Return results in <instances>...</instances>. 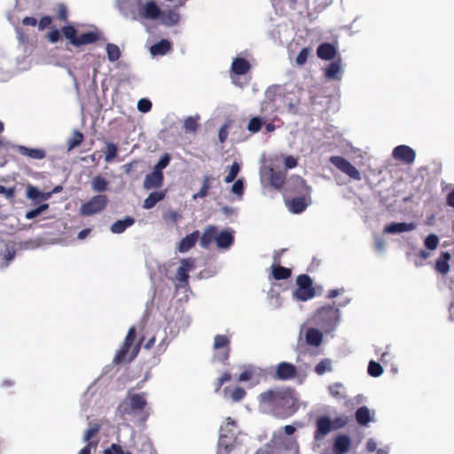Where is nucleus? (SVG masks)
I'll return each mask as SVG.
<instances>
[{
    "mask_svg": "<svg viewBox=\"0 0 454 454\" xmlns=\"http://www.w3.org/2000/svg\"><path fill=\"white\" fill-rule=\"evenodd\" d=\"M26 195L33 200H47L51 197V193L43 192L33 185L27 186Z\"/></svg>",
    "mask_w": 454,
    "mask_h": 454,
    "instance_id": "36",
    "label": "nucleus"
},
{
    "mask_svg": "<svg viewBox=\"0 0 454 454\" xmlns=\"http://www.w3.org/2000/svg\"><path fill=\"white\" fill-rule=\"evenodd\" d=\"M283 102L284 106L286 107L287 111L290 113H294L296 110V104L292 102V100H288L286 98V97L283 95V98L281 100Z\"/></svg>",
    "mask_w": 454,
    "mask_h": 454,
    "instance_id": "64",
    "label": "nucleus"
},
{
    "mask_svg": "<svg viewBox=\"0 0 454 454\" xmlns=\"http://www.w3.org/2000/svg\"><path fill=\"white\" fill-rule=\"evenodd\" d=\"M107 198L106 195H96L88 202L81 206L80 213L82 215L90 216L100 213L107 205Z\"/></svg>",
    "mask_w": 454,
    "mask_h": 454,
    "instance_id": "9",
    "label": "nucleus"
},
{
    "mask_svg": "<svg viewBox=\"0 0 454 454\" xmlns=\"http://www.w3.org/2000/svg\"><path fill=\"white\" fill-rule=\"evenodd\" d=\"M104 454H131V452H125L120 445L113 443L108 449L105 450Z\"/></svg>",
    "mask_w": 454,
    "mask_h": 454,
    "instance_id": "59",
    "label": "nucleus"
},
{
    "mask_svg": "<svg viewBox=\"0 0 454 454\" xmlns=\"http://www.w3.org/2000/svg\"><path fill=\"white\" fill-rule=\"evenodd\" d=\"M250 69V64L243 58H237L232 61L231 72L236 75L245 74Z\"/></svg>",
    "mask_w": 454,
    "mask_h": 454,
    "instance_id": "28",
    "label": "nucleus"
},
{
    "mask_svg": "<svg viewBox=\"0 0 454 454\" xmlns=\"http://www.w3.org/2000/svg\"><path fill=\"white\" fill-rule=\"evenodd\" d=\"M236 422L227 418L221 426L217 454H229L236 442Z\"/></svg>",
    "mask_w": 454,
    "mask_h": 454,
    "instance_id": "6",
    "label": "nucleus"
},
{
    "mask_svg": "<svg viewBox=\"0 0 454 454\" xmlns=\"http://www.w3.org/2000/svg\"><path fill=\"white\" fill-rule=\"evenodd\" d=\"M342 67L340 60L332 62L325 70V75L330 80H340Z\"/></svg>",
    "mask_w": 454,
    "mask_h": 454,
    "instance_id": "23",
    "label": "nucleus"
},
{
    "mask_svg": "<svg viewBox=\"0 0 454 454\" xmlns=\"http://www.w3.org/2000/svg\"><path fill=\"white\" fill-rule=\"evenodd\" d=\"M246 395V391L241 387H236L231 393V399L233 402H239L241 401Z\"/></svg>",
    "mask_w": 454,
    "mask_h": 454,
    "instance_id": "58",
    "label": "nucleus"
},
{
    "mask_svg": "<svg viewBox=\"0 0 454 454\" xmlns=\"http://www.w3.org/2000/svg\"><path fill=\"white\" fill-rule=\"evenodd\" d=\"M82 140H83L82 134L78 130L74 131L73 137L67 142L68 150L70 151V150L77 147L78 145H80L82 144Z\"/></svg>",
    "mask_w": 454,
    "mask_h": 454,
    "instance_id": "49",
    "label": "nucleus"
},
{
    "mask_svg": "<svg viewBox=\"0 0 454 454\" xmlns=\"http://www.w3.org/2000/svg\"><path fill=\"white\" fill-rule=\"evenodd\" d=\"M230 339L226 335L218 334L214 340V349L215 350V358L220 361H225L229 357Z\"/></svg>",
    "mask_w": 454,
    "mask_h": 454,
    "instance_id": "12",
    "label": "nucleus"
},
{
    "mask_svg": "<svg viewBox=\"0 0 454 454\" xmlns=\"http://www.w3.org/2000/svg\"><path fill=\"white\" fill-rule=\"evenodd\" d=\"M306 342L310 346L318 347L323 340L322 333L315 328H309L305 333Z\"/></svg>",
    "mask_w": 454,
    "mask_h": 454,
    "instance_id": "29",
    "label": "nucleus"
},
{
    "mask_svg": "<svg viewBox=\"0 0 454 454\" xmlns=\"http://www.w3.org/2000/svg\"><path fill=\"white\" fill-rule=\"evenodd\" d=\"M309 53H310L309 48H303L296 57V59H295L296 64L299 66H302L303 64H305L309 58Z\"/></svg>",
    "mask_w": 454,
    "mask_h": 454,
    "instance_id": "57",
    "label": "nucleus"
},
{
    "mask_svg": "<svg viewBox=\"0 0 454 454\" xmlns=\"http://www.w3.org/2000/svg\"><path fill=\"white\" fill-rule=\"evenodd\" d=\"M121 7L136 20H154L160 18L161 11L153 0H124Z\"/></svg>",
    "mask_w": 454,
    "mask_h": 454,
    "instance_id": "4",
    "label": "nucleus"
},
{
    "mask_svg": "<svg viewBox=\"0 0 454 454\" xmlns=\"http://www.w3.org/2000/svg\"><path fill=\"white\" fill-rule=\"evenodd\" d=\"M135 223L134 218L128 216L123 220H118L111 226V231L115 234L122 233L127 228L133 225Z\"/></svg>",
    "mask_w": 454,
    "mask_h": 454,
    "instance_id": "31",
    "label": "nucleus"
},
{
    "mask_svg": "<svg viewBox=\"0 0 454 454\" xmlns=\"http://www.w3.org/2000/svg\"><path fill=\"white\" fill-rule=\"evenodd\" d=\"M170 162V156L168 153L163 154L157 164L154 166L153 170H158L162 172V170L168 167Z\"/></svg>",
    "mask_w": 454,
    "mask_h": 454,
    "instance_id": "56",
    "label": "nucleus"
},
{
    "mask_svg": "<svg viewBox=\"0 0 454 454\" xmlns=\"http://www.w3.org/2000/svg\"><path fill=\"white\" fill-rule=\"evenodd\" d=\"M262 123L263 121L262 118L254 117L249 121L247 129L252 133L258 132L261 129Z\"/></svg>",
    "mask_w": 454,
    "mask_h": 454,
    "instance_id": "51",
    "label": "nucleus"
},
{
    "mask_svg": "<svg viewBox=\"0 0 454 454\" xmlns=\"http://www.w3.org/2000/svg\"><path fill=\"white\" fill-rule=\"evenodd\" d=\"M216 232H217L216 227H215V226L207 227L200 238V246L204 248H207L213 241H215Z\"/></svg>",
    "mask_w": 454,
    "mask_h": 454,
    "instance_id": "30",
    "label": "nucleus"
},
{
    "mask_svg": "<svg viewBox=\"0 0 454 454\" xmlns=\"http://www.w3.org/2000/svg\"><path fill=\"white\" fill-rule=\"evenodd\" d=\"M48 207H49V205L47 203L42 204L39 207H37L36 208L27 211L26 213L25 216L27 219H33V218L38 216L43 212H44L45 210H47Z\"/></svg>",
    "mask_w": 454,
    "mask_h": 454,
    "instance_id": "54",
    "label": "nucleus"
},
{
    "mask_svg": "<svg viewBox=\"0 0 454 454\" xmlns=\"http://www.w3.org/2000/svg\"><path fill=\"white\" fill-rule=\"evenodd\" d=\"M107 59L110 62L118 60L121 57V50L118 45L114 43H107L106 46Z\"/></svg>",
    "mask_w": 454,
    "mask_h": 454,
    "instance_id": "40",
    "label": "nucleus"
},
{
    "mask_svg": "<svg viewBox=\"0 0 454 454\" xmlns=\"http://www.w3.org/2000/svg\"><path fill=\"white\" fill-rule=\"evenodd\" d=\"M163 173L158 170H153L148 174L144 180V188L145 190H152L160 188L163 184Z\"/></svg>",
    "mask_w": 454,
    "mask_h": 454,
    "instance_id": "17",
    "label": "nucleus"
},
{
    "mask_svg": "<svg viewBox=\"0 0 454 454\" xmlns=\"http://www.w3.org/2000/svg\"><path fill=\"white\" fill-rule=\"evenodd\" d=\"M200 238V232L199 231H195L192 233L185 236L184 239H181L177 246V250L180 253H185L188 250H190L192 247H194L196 242L198 241Z\"/></svg>",
    "mask_w": 454,
    "mask_h": 454,
    "instance_id": "22",
    "label": "nucleus"
},
{
    "mask_svg": "<svg viewBox=\"0 0 454 454\" xmlns=\"http://www.w3.org/2000/svg\"><path fill=\"white\" fill-rule=\"evenodd\" d=\"M215 242L219 248L227 249L233 243V235L230 231H223L219 233L216 232Z\"/></svg>",
    "mask_w": 454,
    "mask_h": 454,
    "instance_id": "24",
    "label": "nucleus"
},
{
    "mask_svg": "<svg viewBox=\"0 0 454 454\" xmlns=\"http://www.w3.org/2000/svg\"><path fill=\"white\" fill-rule=\"evenodd\" d=\"M244 190L245 181L243 178H239L232 184L231 192L236 196L238 200H240L243 197Z\"/></svg>",
    "mask_w": 454,
    "mask_h": 454,
    "instance_id": "42",
    "label": "nucleus"
},
{
    "mask_svg": "<svg viewBox=\"0 0 454 454\" xmlns=\"http://www.w3.org/2000/svg\"><path fill=\"white\" fill-rule=\"evenodd\" d=\"M213 178L209 176L203 177V183L200 190L193 195V199L204 198L207 195L208 190L210 189V182Z\"/></svg>",
    "mask_w": 454,
    "mask_h": 454,
    "instance_id": "43",
    "label": "nucleus"
},
{
    "mask_svg": "<svg viewBox=\"0 0 454 454\" xmlns=\"http://www.w3.org/2000/svg\"><path fill=\"white\" fill-rule=\"evenodd\" d=\"M240 171V165L234 162L229 168L228 175L224 177V182L227 184L231 183L237 177Z\"/></svg>",
    "mask_w": 454,
    "mask_h": 454,
    "instance_id": "48",
    "label": "nucleus"
},
{
    "mask_svg": "<svg viewBox=\"0 0 454 454\" xmlns=\"http://www.w3.org/2000/svg\"><path fill=\"white\" fill-rule=\"evenodd\" d=\"M162 24L166 26H175L179 22L180 15L176 10H169L160 13Z\"/></svg>",
    "mask_w": 454,
    "mask_h": 454,
    "instance_id": "32",
    "label": "nucleus"
},
{
    "mask_svg": "<svg viewBox=\"0 0 454 454\" xmlns=\"http://www.w3.org/2000/svg\"><path fill=\"white\" fill-rule=\"evenodd\" d=\"M395 160H401L404 163L411 164L414 161L416 153L415 151L408 145H398L392 153Z\"/></svg>",
    "mask_w": 454,
    "mask_h": 454,
    "instance_id": "14",
    "label": "nucleus"
},
{
    "mask_svg": "<svg viewBox=\"0 0 454 454\" xmlns=\"http://www.w3.org/2000/svg\"><path fill=\"white\" fill-rule=\"evenodd\" d=\"M258 370L251 365L245 367L244 372L239 375V381H247L253 380L255 376H258Z\"/></svg>",
    "mask_w": 454,
    "mask_h": 454,
    "instance_id": "44",
    "label": "nucleus"
},
{
    "mask_svg": "<svg viewBox=\"0 0 454 454\" xmlns=\"http://www.w3.org/2000/svg\"><path fill=\"white\" fill-rule=\"evenodd\" d=\"M337 51L331 43H322L318 46L317 53L319 59L330 60L335 57Z\"/></svg>",
    "mask_w": 454,
    "mask_h": 454,
    "instance_id": "26",
    "label": "nucleus"
},
{
    "mask_svg": "<svg viewBox=\"0 0 454 454\" xmlns=\"http://www.w3.org/2000/svg\"><path fill=\"white\" fill-rule=\"evenodd\" d=\"M134 339H135V328L131 327V328H129V330L128 332V334L126 336L123 346L119 349V351L117 352V354L114 357L115 363H121L126 359L128 350L130 348V346L132 345Z\"/></svg>",
    "mask_w": 454,
    "mask_h": 454,
    "instance_id": "18",
    "label": "nucleus"
},
{
    "mask_svg": "<svg viewBox=\"0 0 454 454\" xmlns=\"http://www.w3.org/2000/svg\"><path fill=\"white\" fill-rule=\"evenodd\" d=\"M151 108H152V103L150 100H148L146 98H142L137 102V109L141 113H147L151 110Z\"/></svg>",
    "mask_w": 454,
    "mask_h": 454,
    "instance_id": "60",
    "label": "nucleus"
},
{
    "mask_svg": "<svg viewBox=\"0 0 454 454\" xmlns=\"http://www.w3.org/2000/svg\"><path fill=\"white\" fill-rule=\"evenodd\" d=\"M424 244L427 249L434 250L439 244V239L435 234H430L425 239Z\"/></svg>",
    "mask_w": 454,
    "mask_h": 454,
    "instance_id": "53",
    "label": "nucleus"
},
{
    "mask_svg": "<svg viewBox=\"0 0 454 454\" xmlns=\"http://www.w3.org/2000/svg\"><path fill=\"white\" fill-rule=\"evenodd\" d=\"M333 428V423L331 419L327 416L319 417L317 419L316 430L314 433V439L316 442L323 439L327 435Z\"/></svg>",
    "mask_w": 454,
    "mask_h": 454,
    "instance_id": "13",
    "label": "nucleus"
},
{
    "mask_svg": "<svg viewBox=\"0 0 454 454\" xmlns=\"http://www.w3.org/2000/svg\"><path fill=\"white\" fill-rule=\"evenodd\" d=\"M171 49V43L166 39H162L159 43L153 44L150 48V52L153 56L164 55Z\"/></svg>",
    "mask_w": 454,
    "mask_h": 454,
    "instance_id": "34",
    "label": "nucleus"
},
{
    "mask_svg": "<svg viewBox=\"0 0 454 454\" xmlns=\"http://www.w3.org/2000/svg\"><path fill=\"white\" fill-rule=\"evenodd\" d=\"M272 275L276 279H286L291 275V270L287 268L281 266H275L272 269Z\"/></svg>",
    "mask_w": 454,
    "mask_h": 454,
    "instance_id": "45",
    "label": "nucleus"
},
{
    "mask_svg": "<svg viewBox=\"0 0 454 454\" xmlns=\"http://www.w3.org/2000/svg\"><path fill=\"white\" fill-rule=\"evenodd\" d=\"M284 95V89L279 85L270 87L265 92V98L272 102H278L282 100Z\"/></svg>",
    "mask_w": 454,
    "mask_h": 454,
    "instance_id": "33",
    "label": "nucleus"
},
{
    "mask_svg": "<svg viewBox=\"0 0 454 454\" xmlns=\"http://www.w3.org/2000/svg\"><path fill=\"white\" fill-rule=\"evenodd\" d=\"M258 401L260 411L277 417L286 418L297 409V398L287 388L269 389L259 395Z\"/></svg>",
    "mask_w": 454,
    "mask_h": 454,
    "instance_id": "1",
    "label": "nucleus"
},
{
    "mask_svg": "<svg viewBox=\"0 0 454 454\" xmlns=\"http://www.w3.org/2000/svg\"><path fill=\"white\" fill-rule=\"evenodd\" d=\"M332 371V361L330 359H323L315 367V372L318 375H322L326 372Z\"/></svg>",
    "mask_w": 454,
    "mask_h": 454,
    "instance_id": "46",
    "label": "nucleus"
},
{
    "mask_svg": "<svg viewBox=\"0 0 454 454\" xmlns=\"http://www.w3.org/2000/svg\"><path fill=\"white\" fill-rule=\"evenodd\" d=\"M145 393L129 391L126 398L119 404L117 413L123 419H137L145 421L150 415Z\"/></svg>",
    "mask_w": 454,
    "mask_h": 454,
    "instance_id": "3",
    "label": "nucleus"
},
{
    "mask_svg": "<svg viewBox=\"0 0 454 454\" xmlns=\"http://www.w3.org/2000/svg\"><path fill=\"white\" fill-rule=\"evenodd\" d=\"M297 289L293 296L298 301H306L315 296V289L312 286V280L307 275H301L297 278Z\"/></svg>",
    "mask_w": 454,
    "mask_h": 454,
    "instance_id": "7",
    "label": "nucleus"
},
{
    "mask_svg": "<svg viewBox=\"0 0 454 454\" xmlns=\"http://www.w3.org/2000/svg\"><path fill=\"white\" fill-rule=\"evenodd\" d=\"M381 365L374 361H371L368 365V373L372 377H379L382 374Z\"/></svg>",
    "mask_w": 454,
    "mask_h": 454,
    "instance_id": "52",
    "label": "nucleus"
},
{
    "mask_svg": "<svg viewBox=\"0 0 454 454\" xmlns=\"http://www.w3.org/2000/svg\"><path fill=\"white\" fill-rule=\"evenodd\" d=\"M15 148L22 155L35 160H42L45 157V152L43 149L28 148L24 145H16Z\"/></svg>",
    "mask_w": 454,
    "mask_h": 454,
    "instance_id": "25",
    "label": "nucleus"
},
{
    "mask_svg": "<svg viewBox=\"0 0 454 454\" xmlns=\"http://www.w3.org/2000/svg\"><path fill=\"white\" fill-rule=\"evenodd\" d=\"M163 217L165 220L176 223L181 219L182 216L173 210H168L163 215Z\"/></svg>",
    "mask_w": 454,
    "mask_h": 454,
    "instance_id": "61",
    "label": "nucleus"
},
{
    "mask_svg": "<svg viewBox=\"0 0 454 454\" xmlns=\"http://www.w3.org/2000/svg\"><path fill=\"white\" fill-rule=\"evenodd\" d=\"M295 431V427L287 425L273 432L270 442L264 445L266 451L269 454H300L298 442L292 436Z\"/></svg>",
    "mask_w": 454,
    "mask_h": 454,
    "instance_id": "2",
    "label": "nucleus"
},
{
    "mask_svg": "<svg viewBox=\"0 0 454 454\" xmlns=\"http://www.w3.org/2000/svg\"><path fill=\"white\" fill-rule=\"evenodd\" d=\"M331 395L338 400L344 399L346 397L345 387L341 383H333L328 387Z\"/></svg>",
    "mask_w": 454,
    "mask_h": 454,
    "instance_id": "39",
    "label": "nucleus"
},
{
    "mask_svg": "<svg viewBox=\"0 0 454 454\" xmlns=\"http://www.w3.org/2000/svg\"><path fill=\"white\" fill-rule=\"evenodd\" d=\"M200 117L197 115L195 117H187L184 121V128L187 132H195L198 128V121Z\"/></svg>",
    "mask_w": 454,
    "mask_h": 454,
    "instance_id": "47",
    "label": "nucleus"
},
{
    "mask_svg": "<svg viewBox=\"0 0 454 454\" xmlns=\"http://www.w3.org/2000/svg\"><path fill=\"white\" fill-rule=\"evenodd\" d=\"M306 197L307 196L301 195V197L288 200L286 201V207L291 212L294 214L301 213L302 211L305 210V208L308 207L309 203Z\"/></svg>",
    "mask_w": 454,
    "mask_h": 454,
    "instance_id": "20",
    "label": "nucleus"
},
{
    "mask_svg": "<svg viewBox=\"0 0 454 454\" xmlns=\"http://www.w3.org/2000/svg\"><path fill=\"white\" fill-rule=\"evenodd\" d=\"M295 374L296 367L290 363L282 362L276 367V377L279 380H290L293 379Z\"/></svg>",
    "mask_w": 454,
    "mask_h": 454,
    "instance_id": "16",
    "label": "nucleus"
},
{
    "mask_svg": "<svg viewBox=\"0 0 454 454\" xmlns=\"http://www.w3.org/2000/svg\"><path fill=\"white\" fill-rule=\"evenodd\" d=\"M330 162L334 165L342 173L348 176L350 178L360 181L362 176L360 172L354 167L348 160L340 156H332Z\"/></svg>",
    "mask_w": 454,
    "mask_h": 454,
    "instance_id": "11",
    "label": "nucleus"
},
{
    "mask_svg": "<svg viewBox=\"0 0 454 454\" xmlns=\"http://www.w3.org/2000/svg\"><path fill=\"white\" fill-rule=\"evenodd\" d=\"M62 31L66 38L68 39L70 43L74 45V42H75V40H77L78 37L76 35L75 28L72 26H67L63 27Z\"/></svg>",
    "mask_w": 454,
    "mask_h": 454,
    "instance_id": "55",
    "label": "nucleus"
},
{
    "mask_svg": "<svg viewBox=\"0 0 454 454\" xmlns=\"http://www.w3.org/2000/svg\"><path fill=\"white\" fill-rule=\"evenodd\" d=\"M284 165L286 169L294 168L297 166V159L293 156L283 155Z\"/></svg>",
    "mask_w": 454,
    "mask_h": 454,
    "instance_id": "63",
    "label": "nucleus"
},
{
    "mask_svg": "<svg viewBox=\"0 0 454 454\" xmlns=\"http://www.w3.org/2000/svg\"><path fill=\"white\" fill-rule=\"evenodd\" d=\"M118 148L116 145L113 143H108L106 145V156L105 160L106 162H111L117 155Z\"/></svg>",
    "mask_w": 454,
    "mask_h": 454,
    "instance_id": "50",
    "label": "nucleus"
},
{
    "mask_svg": "<svg viewBox=\"0 0 454 454\" xmlns=\"http://www.w3.org/2000/svg\"><path fill=\"white\" fill-rule=\"evenodd\" d=\"M288 189L302 196L309 197L311 188L306 184L305 181L300 176H293L288 180Z\"/></svg>",
    "mask_w": 454,
    "mask_h": 454,
    "instance_id": "15",
    "label": "nucleus"
},
{
    "mask_svg": "<svg viewBox=\"0 0 454 454\" xmlns=\"http://www.w3.org/2000/svg\"><path fill=\"white\" fill-rule=\"evenodd\" d=\"M99 38L98 34L95 31H90L84 33L77 37V40L74 42V46H82L85 44H90L96 42Z\"/></svg>",
    "mask_w": 454,
    "mask_h": 454,
    "instance_id": "35",
    "label": "nucleus"
},
{
    "mask_svg": "<svg viewBox=\"0 0 454 454\" xmlns=\"http://www.w3.org/2000/svg\"><path fill=\"white\" fill-rule=\"evenodd\" d=\"M99 431V426L94 425L88 428L83 436L84 442H89L98 432Z\"/></svg>",
    "mask_w": 454,
    "mask_h": 454,
    "instance_id": "62",
    "label": "nucleus"
},
{
    "mask_svg": "<svg viewBox=\"0 0 454 454\" xmlns=\"http://www.w3.org/2000/svg\"><path fill=\"white\" fill-rule=\"evenodd\" d=\"M351 440L348 435H338L333 442L334 454H345L350 449Z\"/></svg>",
    "mask_w": 454,
    "mask_h": 454,
    "instance_id": "21",
    "label": "nucleus"
},
{
    "mask_svg": "<svg viewBox=\"0 0 454 454\" xmlns=\"http://www.w3.org/2000/svg\"><path fill=\"white\" fill-rule=\"evenodd\" d=\"M356 419L362 426H366L371 421V411L366 406L360 407L356 412Z\"/></svg>",
    "mask_w": 454,
    "mask_h": 454,
    "instance_id": "38",
    "label": "nucleus"
},
{
    "mask_svg": "<svg viewBox=\"0 0 454 454\" xmlns=\"http://www.w3.org/2000/svg\"><path fill=\"white\" fill-rule=\"evenodd\" d=\"M167 194L166 191H156L151 192L148 197L144 200L143 207L145 209L153 208L158 202L162 200Z\"/></svg>",
    "mask_w": 454,
    "mask_h": 454,
    "instance_id": "27",
    "label": "nucleus"
},
{
    "mask_svg": "<svg viewBox=\"0 0 454 454\" xmlns=\"http://www.w3.org/2000/svg\"><path fill=\"white\" fill-rule=\"evenodd\" d=\"M340 311L333 306L322 307L313 317L314 324L320 326L325 333L336 329L340 323Z\"/></svg>",
    "mask_w": 454,
    "mask_h": 454,
    "instance_id": "5",
    "label": "nucleus"
},
{
    "mask_svg": "<svg viewBox=\"0 0 454 454\" xmlns=\"http://www.w3.org/2000/svg\"><path fill=\"white\" fill-rule=\"evenodd\" d=\"M275 164L262 167L260 169V175L262 178H267L274 188L280 189L286 180V172L275 170Z\"/></svg>",
    "mask_w": 454,
    "mask_h": 454,
    "instance_id": "10",
    "label": "nucleus"
},
{
    "mask_svg": "<svg viewBox=\"0 0 454 454\" xmlns=\"http://www.w3.org/2000/svg\"><path fill=\"white\" fill-rule=\"evenodd\" d=\"M195 269V260L193 258H186L180 261V265L176 270V288L186 289L188 286L189 273Z\"/></svg>",
    "mask_w": 454,
    "mask_h": 454,
    "instance_id": "8",
    "label": "nucleus"
},
{
    "mask_svg": "<svg viewBox=\"0 0 454 454\" xmlns=\"http://www.w3.org/2000/svg\"><path fill=\"white\" fill-rule=\"evenodd\" d=\"M416 228L417 223H392L385 227L384 231L390 234H398L411 231Z\"/></svg>",
    "mask_w": 454,
    "mask_h": 454,
    "instance_id": "19",
    "label": "nucleus"
},
{
    "mask_svg": "<svg viewBox=\"0 0 454 454\" xmlns=\"http://www.w3.org/2000/svg\"><path fill=\"white\" fill-rule=\"evenodd\" d=\"M108 184L106 178L97 176L91 181V187L94 192H101L107 189Z\"/></svg>",
    "mask_w": 454,
    "mask_h": 454,
    "instance_id": "41",
    "label": "nucleus"
},
{
    "mask_svg": "<svg viewBox=\"0 0 454 454\" xmlns=\"http://www.w3.org/2000/svg\"><path fill=\"white\" fill-rule=\"evenodd\" d=\"M450 259V254L448 252H443L441 257L437 260L435 267L436 270L442 273L445 274L449 271V261Z\"/></svg>",
    "mask_w": 454,
    "mask_h": 454,
    "instance_id": "37",
    "label": "nucleus"
}]
</instances>
